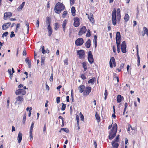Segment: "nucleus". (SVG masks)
Segmentation results:
<instances>
[{
    "label": "nucleus",
    "mask_w": 148,
    "mask_h": 148,
    "mask_svg": "<svg viewBox=\"0 0 148 148\" xmlns=\"http://www.w3.org/2000/svg\"><path fill=\"white\" fill-rule=\"evenodd\" d=\"M65 8L64 5L60 2L57 3L55 5L54 10L55 13L60 14L61 11H63Z\"/></svg>",
    "instance_id": "1"
},
{
    "label": "nucleus",
    "mask_w": 148,
    "mask_h": 148,
    "mask_svg": "<svg viewBox=\"0 0 148 148\" xmlns=\"http://www.w3.org/2000/svg\"><path fill=\"white\" fill-rule=\"evenodd\" d=\"M116 10L114 8L112 13V21L114 25H116Z\"/></svg>",
    "instance_id": "2"
},
{
    "label": "nucleus",
    "mask_w": 148,
    "mask_h": 148,
    "mask_svg": "<svg viewBox=\"0 0 148 148\" xmlns=\"http://www.w3.org/2000/svg\"><path fill=\"white\" fill-rule=\"evenodd\" d=\"M77 54L79 55V58L80 59H83L84 58L85 53L84 51L83 50H80L77 51Z\"/></svg>",
    "instance_id": "3"
},
{
    "label": "nucleus",
    "mask_w": 148,
    "mask_h": 148,
    "mask_svg": "<svg viewBox=\"0 0 148 148\" xmlns=\"http://www.w3.org/2000/svg\"><path fill=\"white\" fill-rule=\"evenodd\" d=\"M88 62L90 64H92L94 62L93 56L91 51H89L88 52Z\"/></svg>",
    "instance_id": "4"
},
{
    "label": "nucleus",
    "mask_w": 148,
    "mask_h": 148,
    "mask_svg": "<svg viewBox=\"0 0 148 148\" xmlns=\"http://www.w3.org/2000/svg\"><path fill=\"white\" fill-rule=\"evenodd\" d=\"M26 93V91L23 89H19L16 91L15 94L17 95L21 94L22 95H25Z\"/></svg>",
    "instance_id": "5"
},
{
    "label": "nucleus",
    "mask_w": 148,
    "mask_h": 148,
    "mask_svg": "<svg viewBox=\"0 0 148 148\" xmlns=\"http://www.w3.org/2000/svg\"><path fill=\"white\" fill-rule=\"evenodd\" d=\"M126 45L125 41H123L121 45V49L122 52L123 53L126 52Z\"/></svg>",
    "instance_id": "6"
},
{
    "label": "nucleus",
    "mask_w": 148,
    "mask_h": 148,
    "mask_svg": "<svg viewBox=\"0 0 148 148\" xmlns=\"http://www.w3.org/2000/svg\"><path fill=\"white\" fill-rule=\"evenodd\" d=\"M84 43V40L82 38H78L75 41V44L77 46H81Z\"/></svg>",
    "instance_id": "7"
},
{
    "label": "nucleus",
    "mask_w": 148,
    "mask_h": 148,
    "mask_svg": "<svg viewBox=\"0 0 148 148\" xmlns=\"http://www.w3.org/2000/svg\"><path fill=\"white\" fill-rule=\"evenodd\" d=\"M91 87L88 86L86 88V90L83 92L84 96H87L88 95L91 91Z\"/></svg>",
    "instance_id": "8"
},
{
    "label": "nucleus",
    "mask_w": 148,
    "mask_h": 148,
    "mask_svg": "<svg viewBox=\"0 0 148 148\" xmlns=\"http://www.w3.org/2000/svg\"><path fill=\"white\" fill-rule=\"evenodd\" d=\"M87 29L85 26H83L80 29L78 33V35L81 36L85 34L86 32Z\"/></svg>",
    "instance_id": "9"
},
{
    "label": "nucleus",
    "mask_w": 148,
    "mask_h": 148,
    "mask_svg": "<svg viewBox=\"0 0 148 148\" xmlns=\"http://www.w3.org/2000/svg\"><path fill=\"white\" fill-rule=\"evenodd\" d=\"M117 130V126L116 123L114 124L113 125V127L109 133H111L112 134H114L115 132H116V134Z\"/></svg>",
    "instance_id": "10"
},
{
    "label": "nucleus",
    "mask_w": 148,
    "mask_h": 148,
    "mask_svg": "<svg viewBox=\"0 0 148 148\" xmlns=\"http://www.w3.org/2000/svg\"><path fill=\"white\" fill-rule=\"evenodd\" d=\"M112 62V64H113L114 67H115L116 66V63L115 62V59L113 57H112L111 58L109 62L110 67L111 68H113V65Z\"/></svg>",
    "instance_id": "11"
},
{
    "label": "nucleus",
    "mask_w": 148,
    "mask_h": 148,
    "mask_svg": "<svg viewBox=\"0 0 148 148\" xmlns=\"http://www.w3.org/2000/svg\"><path fill=\"white\" fill-rule=\"evenodd\" d=\"M79 20V19L78 17L74 18V22L73 25L75 27H77L80 24Z\"/></svg>",
    "instance_id": "12"
},
{
    "label": "nucleus",
    "mask_w": 148,
    "mask_h": 148,
    "mask_svg": "<svg viewBox=\"0 0 148 148\" xmlns=\"http://www.w3.org/2000/svg\"><path fill=\"white\" fill-rule=\"evenodd\" d=\"M24 99L22 96H18L16 98V101L15 102V105L16 103H20V102L23 101Z\"/></svg>",
    "instance_id": "13"
},
{
    "label": "nucleus",
    "mask_w": 148,
    "mask_h": 148,
    "mask_svg": "<svg viewBox=\"0 0 148 148\" xmlns=\"http://www.w3.org/2000/svg\"><path fill=\"white\" fill-rule=\"evenodd\" d=\"M121 10L119 8H118L117 9V19L118 22L120 21V20L121 18Z\"/></svg>",
    "instance_id": "14"
},
{
    "label": "nucleus",
    "mask_w": 148,
    "mask_h": 148,
    "mask_svg": "<svg viewBox=\"0 0 148 148\" xmlns=\"http://www.w3.org/2000/svg\"><path fill=\"white\" fill-rule=\"evenodd\" d=\"M11 24V23L10 22L4 24L2 26V29L4 30L7 29L10 25Z\"/></svg>",
    "instance_id": "15"
},
{
    "label": "nucleus",
    "mask_w": 148,
    "mask_h": 148,
    "mask_svg": "<svg viewBox=\"0 0 148 148\" xmlns=\"http://www.w3.org/2000/svg\"><path fill=\"white\" fill-rule=\"evenodd\" d=\"M86 89L84 85H81L78 88V89L80 93H82L84 91V89Z\"/></svg>",
    "instance_id": "16"
},
{
    "label": "nucleus",
    "mask_w": 148,
    "mask_h": 148,
    "mask_svg": "<svg viewBox=\"0 0 148 148\" xmlns=\"http://www.w3.org/2000/svg\"><path fill=\"white\" fill-rule=\"evenodd\" d=\"M23 134L21 132H19L18 134L17 139L18 140V143H20L22 140Z\"/></svg>",
    "instance_id": "17"
},
{
    "label": "nucleus",
    "mask_w": 148,
    "mask_h": 148,
    "mask_svg": "<svg viewBox=\"0 0 148 148\" xmlns=\"http://www.w3.org/2000/svg\"><path fill=\"white\" fill-rule=\"evenodd\" d=\"M91 45V41L90 39H88V40L86 42L85 45L86 47L87 48H89Z\"/></svg>",
    "instance_id": "18"
},
{
    "label": "nucleus",
    "mask_w": 148,
    "mask_h": 148,
    "mask_svg": "<svg viewBox=\"0 0 148 148\" xmlns=\"http://www.w3.org/2000/svg\"><path fill=\"white\" fill-rule=\"evenodd\" d=\"M116 99L117 102L119 103L121 102L122 99L124 98L121 95H119L117 96Z\"/></svg>",
    "instance_id": "19"
},
{
    "label": "nucleus",
    "mask_w": 148,
    "mask_h": 148,
    "mask_svg": "<svg viewBox=\"0 0 148 148\" xmlns=\"http://www.w3.org/2000/svg\"><path fill=\"white\" fill-rule=\"evenodd\" d=\"M25 61L26 63H27L28 67L29 68H31V62L30 60H29L28 58H27L25 60Z\"/></svg>",
    "instance_id": "20"
},
{
    "label": "nucleus",
    "mask_w": 148,
    "mask_h": 148,
    "mask_svg": "<svg viewBox=\"0 0 148 148\" xmlns=\"http://www.w3.org/2000/svg\"><path fill=\"white\" fill-rule=\"evenodd\" d=\"M88 18L90 21L92 22V23H94L95 20L93 18V15L92 14H90V16H88Z\"/></svg>",
    "instance_id": "21"
},
{
    "label": "nucleus",
    "mask_w": 148,
    "mask_h": 148,
    "mask_svg": "<svg viewBox=\"0 0 148 148\" xmlns=\"http://www.w3.org/2000/svg\"><path fill=\"white\" fill-rule=\"evenodd\" d=\"M47 29L48 30V36H50L51 35L53 32L51 26H48Z\"/></svg>",
    "instance_id": "22"
},
{
    "label": "nucleus",
    "mask_w": 148,
    "mask_h": 148,
    "mask_svg": "<svg viewBox=\"0 0 148 148\" xmlns=\"http://www.w3.org/2000/svg\"><path fill=\"white\" fill-rule=\"evenodd\" d=\"M12 14L11 12H6L4 13V19L5 20L6 19L5 18H7L8 16L11 17L12 16Z\"/></svg>",
    "instance_id": "23"
},
{
    "label": "nucleus",
    "mask_w": 148,
    "mask_h": 148,
    "mask_svg": "<svg viewBox=\"0 0 148 148\" xmlns=\"http://www.w3.org/2000/svg\"><path fill=\"white\" fill-rule=\"evenodd\" d=\"M116 136V132H115L114 134H112L111 133H109V135L108 138L110 140H112Z\"/></svg>",
    "instance_id": "24"
},
{
    "label": "nucleus",
    "mask_w": 148,
    "mask_h": 148,
    "mask_svg": "<svg viewBox=\"0 0 148 148\" xmlns=\"http://www.w3.org/2000/svg\"><path fill=\"white\" fill-rule=\"evenodd\" d=\"M51 22V18L47 16L46 18V23L48 26H50Z\"/></svg>",
    "instance_id": "25"
},
{
    "label": "nucleus",
    "mask_w": 148,
    "mask_h": 148,
    "mask_svg": "<svg viewBox=\"0 0 148 148\" xmlns=\"http://www.w3.org/2000/svg\"><path fill=\"white\" fill-rule=\"evenodd\" d=\"M115 141H112V145L113 147L112 148H118L119 146V144L117 143H115Z\"/></svg>",
    "instance_id": "26"
},
{
    "label": "nucleus",
    "mask_w": 148,
    "mask_h": 148,
    "mask_svg": "<svg viewBox=\"0 0 148 148\" xmlns=\"http://www.w3.org/2000/svg\"><path fill=\"white\" fill-rule=\"evenodd\" d=\"M71 13L72 14V15L73 16H75V8L73 6L72 7L71 9Z\"/></svg>",
    "instance_id": "27"
},
{
    "label": "nucleus",
    "mask_w": 148,
    "mask_h": 148,
    "mask_svg": "<svg viewBox=\"0 0 148 148\" xmlns=\"http://www.w3.org/2000/svg\"><path fill=\"white\" fill-rule=\"evenodd\" d=\"M67 23V21L66 20H64L63 22L62 27L63 30L64 31V32H65L66 26Z\"/></svg>",
    "instance_id": "28"
},
{
    "label": "nucleus",
    "mask_w": 148,
    "mask_h": 148,
    "mask_svg": "<svg viewBox=\"0 0 148 148\" xmlns=\"http://www.w3.org/2000/svg\"><path fill=\"white\" fill-rule=\"evenodd\" d=\"M86 63V62H83V63H82V66L83 67L84 69V71H86L87 69Z\"/></svg>",
    "instance_id": "29"
},
{
    "label": "nucleus",
    "mask_w": 148,
    "mask_h": 148,
    "mask_svg": "<svg viewBox=\"0 0 148 148\" xmlns=\"http://www.w3.org/2000/svg\"><path fill=\"white\" fill-rule=\"evenodd\" d=\"M96 80V78L94 77L89 79L88 81V84L91 83L93 84L94 83V81Z\"/></svg>",
    "instance_id": "30"
},
{
    "label": "nucleus",
    "mask_w": 148,
    "mask_h": 148,
    "mask_svg": "<svg viewBox=\"0 0 148 148\" xmlns=\"http://www.w3.org/2000/svg\"><path fill=\"white\" fill-rule=\"evenodd\" d=\"M25 3V2H23L20 6H19L18 8L17 9V10L18 11H20L22 10L24 6Z\"/></svg>",
    "instance_id": "31"
},
{
    "label": "nucleus",
    "mask_w": 148,
    "mask_h": 148,
    "mask_svg": "<svg viewBox=\"0 0 148 148\" xmlns=\"http://www.w3.org/2000/svg\"><path fill=\"white\" fill-rule=\"evenodd\" d=\"M96 119L97 120L98 122L100 121V118L99 115L96 112L95 114Z\"/></svg>",
    "instance_id": "32"
},
{
    "label": "nucleus",
    "mask_w": 148,
    "mask_h": 148,
    "mask_svg": "<svg viewBox=\"0 0 148 148\" xmlns=\"http://www.w3.org/2000/svg\"><path fill=\"white\" fill-rule=\"evenodd\" d=\"M124 19L125 22H127L129 20V17L128 14H125L124 17Z\"/></svg>",
    "instance_id": "33"
},
{
    "label": "nucleus",
    "mask_w": 148,
    "mask_h": 148,
    "mask_svg": "<svg viewBox=\"0 0 148 148\" xmlns=\"http://www.w3.org/2000/svg\"><path fill=\"white\" fill-rule=\"evenodd\" d=\"M26 114L25 113L24 114L23 117V124H25V122L26 119Z\"/></svg>",
    "instance_id": "34"
},
{
    "label": "nucleus",
    "mask_w": 148,
    "mask_h": 148,
    "mask_svg": "<svg viewBox=\"0 0 148 148\" xmlns=\"http://www.w3.org/2000/svg\"><path fill=\"white\" fill-rule=\"evenodd\" d=\"M121 35L119 32H116V39L121 38Z\"/></svg>",
    "instance_id": "35"
},
{
    "label": "nucleus",
    "mask_w": 148,
    "mask_h": 148,
    "mask_svg": "<svg viewBox=\"0 0 148 148\" xmlns=\"http://www.w3.org/2000/svg\"><path fill=\"white\" fill-rule=\"evenodd\" d=\"M61 130H62L65 132L66 133H68L69 132V130L68 128H61Z\"/></svg>",
    "instance_id": "36"
},
{
    "label": "nucleus",
    "mask_w": 148,
    "mask_h": 148,
    "mask_svg": "<svg viewBox=\"0 0 148 148\" xmlns=\"http://www.w3.org/2000/svg\"><path fill=\"white\" fill-rule=\"evenodd\" d=\"M67 13H68L67 11H64L63 13V14L62 15V17L64 18H65L66 17V15L67 14Z\"/></svg>",
    "instance_id": "37"
},
{
    "label": "nucleus",
    "mask_w": 148,
    "mask_h": 148,
    "mask_svg": "<svg viewBox=\"0 0 148 148\" xmlns=\"http://www.w3.org/2000/svg\"><path fill=\"white\" fill-rule=\"evenodd\" d=\"M41 52L43 54H45L47 52V51H45V47L44 46H43L42 47V48L41 50Z\"/></svg>",
    "instance_id": "38"
},
{
    "label": "nucleus",
    "mask_w": 148,
    "mask_h": 148,
    "mask_svg": "<svg viewBox=\"0 0 148 148\" xmlns=\"http://www.w3.org/2000/svg\"><path fill=\"white\" fill-rule=\"evenodd\" d=\"M29 137L31 140H32L33 138L32 131H29Z\"/></svg>",
    "instance_id": "39"
},
{
    "label": "nucleus",
    "mask_w": 148,
    "mask_h": 148,
    "mask_svg": "<svg viewBox=\"0 0 148 148\" xmlns=\"http://www.w3.org/2000/svg\"><path fill=\"white\" fill-rule=\"evenodd\" d=\"M144 33L146 34H147L148 32V29L146 27H143Z\"/></svg>",
    "instance_id": "40"
},
{
    "label": "nucleus",
    "mask_w": 148,
    "mask_h": 148,
    "mask_svg": "<svg viewBox=\"0 0 148 148\" xmlns=\"http://www.w3.org/2000/svg\"><path fill=\"white\" fill-rule=\"evenodd\" d=\"M116 45L120 44L121 43V38L116 39Z\"/></svg>",
    "instance_id": "41"
},
{
    "label": "nucleus",
    "mask_w": 148,
    "mask_h": 148,
    "mask_svg": "<svg viewBox=\"0 0 148 148\" xmlns=\"http://www.w3.org/2000/svg\"><path fill=\"white\" fill-rule=\"evenodd\" d=\"M81 77L83 80H84L86 78V77L84 74H80Z\"/></svg>",
    "instance_id": "42"
},
{
    "label": "nucleus",
    "mask_w": 148,
    "mask_h": 148,
    "mask_svg": "<svg viewBox=\"0 0 148 148\" xmlns=\"http://www.w3.org/2000/svg\"><path fill=\"white\" fill-rule=\"evenodd\" d=\"M119 135H118L116 136L115 138L114 139V140H113V141H115V142H118L119 140Z\"/></svg>",
    "instance_id": "43"
},
{
    "label": "nucleus",
    "mask_w": 148,
    "mask_h": 148,
    "mask_svg": "<svg viewBox=\"0 0 148 148\" xmlns=\"http://www.w3.org/2000/svg\"><path fill=\"white\" fill-rule=\"evenodd\" d=\"M62 105L61 108V110L63 111L64 110H65L66 107V106L65 104L63 103H62Z\"/></svg>",
    "instance_id": "44"
},
{
    "label": "nucleus",
    "mask_w": 148,
    "mask_h": 148,
    "mask_svg": "<svg viewBox=\"0 0 148 148\" xmlns=\"http://www.w3.org/2000/svg\"><path fill=\"white\" fill-rule=\"evenodd\" d=\"M26 25V26L27 28V30L28 32L29 29V25L28 22L25 21Z\"/></svg>",
    "instance_id": "45"
},
{
    "label": "nucleus",
    "mask_w": 148,
    "mask_h": 148,
    "mask_svg": "<svg viewBox=\"0 0 148 148\" xmlns=\"http://www.w3.org/2000/svg\"><path fill=\"white\" fill-rule=\"evenodd\" d=\"M76 119L77 121V125H79V116L78 115H77L76 116Z\"/></svg>",
    "instance_id": "46"
},
{
    "label": "nucleus",
    "mask_w": 148,
    "mask_h": 148,
    "mask_svg": "<svg viewBox=\"0 0 148 148\" xmlns=\"http://www.w3.org/2000/svg\"><path fill=\"white\" fill-rule=\"evenodd\" d=\"M9 103H10V98L9 97L7 100V107L8 108H9Z\"/></svg>",
    "instance_id": "47"
},
{
    "label": "nucleus",
    "mask_w": 148,
    "mask_h": 148,
    "mask_svg": "<svg viewBox=\"0 0 148 148\" xmlns=\"http://www.w3.org/2000/svg\"><path fill=\"white\" fill-rule=\"evenodd\" d=\"M8 32H6L4 33L2 35V37L3 38L4 36H6L8 34Z\"/></svg>",
    "instance_id": "48"
},
{
    "label": "nucleus",
    "mask_w": 148,
    "mask_h": 148,
    "mask_svg": "<svg viewBox=\"0 0 148 148\" xmlns=\"http://www.w3.org/2000/svg\"><path fill=\"white\" fill-rule=\"evenodd\" d=\"M53 74L52 73L51 74V75L50 76V78L49 79V80L51 82H53Z\"/></svg>",
    "instance_id": "49"
},
{
    "label": "nucleus",
    "mask_w": 148,
    "mask_h": 148,
    "mask_svg": "<svg viewBox=\"0 0 148 148\" xmlns=\"http://www.w3.org/2000/svg\"><path fill=\"white\" fill-rule=\"evenodd\" d=\"M80 115L81 120L83 121L84 120V116L82 114L81 112L80 113Z\"/></svg>",
    "instance_id": "50"
},
{
    "label": "nucleus",
    "mask_w": 148,
    "mask_h": 148,
    "mask_svg": "<svg viewBox=\"0 0 148 148\" xmlns=\"http://www.w3.org/2000/svg\"><path fill=\"white\" fill-rule=\"evenodd\" d=\"M46 123H45L44 125V127H43V133L44 134L45 133V132H46Z\"/></svg>",
    "instance_id": "51"
},
{
    "label": "nucleus",
    "mask_w": 148,
    "mask_h": 148,
    "mask_svg": "<svg viewBox=\"0 0 148 148\" xmlns=\"http://www.w3.org/2000/svg\"><path fill=\"white\" fill-rule=\"evenodd\" d=\"M34 126V123L32 122L31 124V125L30 128V131H32L33 129Z\"/></svg>",
    "instance_id": "52"
},
{
    "label": "nucleus",
    "mask_w": 148,
    "mask_h": 148,
    "mask_svg": "<svg viewBox=\"0 0 148 148\" xmlns=\"http://www.w3.org/2000/svg\"><path fill=\"white\" fill-rule=\"evenodd\" d=\"M15 36V34H14V32L13 31L11 33V34L10 36V38H12L13 37H14Z\"/></svg>",
    "instance_id": "53"
},
{
    "label": "nucleus",
    "mask_w": 148,
    "mask_h": 148,
    "mask_svg": "<svg viewBox=\"0 0 148 148\" xmlns=\"http://www.w3.org/2000/svg\"><path fill=\"white\" fill-rule=\"evenodd\" d=\"M71 5H72L74 4L75 0H70Z\"/></svg>",
    "instance_id": "54"
},
{
    "label": "nucleus",
    "mask_w": 148,
    "mask_h": 148,
    "mask_svg": "<svg viewBox=\"0 0 148 148\" xmlns=\"http://www.w3.org/2000/svg\"><path fill=\"white\" fill-rule=\"evenodd\" d=\"M60 97H58L56 98V102L57 103H59L60 101Z\"/></svg>",
    "instance_id": "55"
},
{
    "label": "nucleus",
    "mask_w": 148,
    "mask_h": 148,
    "mask_svg": "<svg viewBox=\"0 0 148 148\" xmlns=\"http://www.w3.org/2000/svg\"><path fill=\"white\" fill-rule=\"evenodd\" d=\"M32 110V108L31 107L29 108V113L28 114V116L29 117H30L31 116Z\"/></svg>",
    "instance_id": "56"
},
{
    "label": "nucleus",
    "mask_w": 148,
    "mask_h": 148,
    "mask_svg": "<svg viewBox=\"0 0 148 148\" xmlns=\"http://www.w3.org/2000/svg\"><path fill=\"white\" fill-rule=\"evenodd\" d=\"M112 49L113 50V51L114 53H116V47L115 46H112Z\"/></svg>",
    "instance_id": "57"
},
{
    "label": "nucleus",
    "mask_w": 148,
    "mask_h": 148,
    "mask_svg": "<svg viewBox=\"0 0 148 148\" xmlns=\"http://www.w3.org/2000/svg\"><path fill=\"white\" fill-rule=\"evenodd\" d=\"M39 25V20H38L36 21V25L37 28H38Z\"/></svg>",
    "instance_id": "58"
},
{
    "label": "nucleus",
    "mask_w": 148,
    "mask_h": 148,
    "mask_svg": "<svg viewBox=\"0 0 148 148\" xmlns=\"http://www.w3.org/2000/svg\"><path fill=\"white\" fill-rule=\"evenodd\" d=\"M8 73L10 75V76H11V75H12V73H11V69H9L8 70Z\"/></svg>",
    "instance_id": "59"
},
{
    "label": "nucleus",
    "mask_w": 148,
    "mask_h": 148,
    "mask_svg": "<svg viewBox=\"0 0 148 148\" xmlns=\"http://www.w3.org/2000/svg\"><path fill=\"white\" fill-rule=\"evenodd\" d=\"M94 145L95 146V148H97V144L95 140L94 141Z\"/></svg>",
    "instance_id": "60"
},
{
    "label": "nucleus",
    "mask_w": 148,
    "mask_h": 148,
    "mask_svg": "<svg viewBox=\"0 0 148 148\" xmlns=\"http://www.w3.org/2000/svg\"><path fill=\"white\" fill-rule=\"evenodd\" d=\"M49 2L50 1H48L47 3V9L48 8L49 9L50 8V3H49Z\"/></svg>",
    "instance_id": "61"
},
{
    "label": "nucleus",
    "mask_w": 148,
    "mask_h": 148,
    "mask_svg": "<svg viewBox=\"0 0 148 148\" xmlns=\"http://www.w3.org/2000/svg\"><path fill=\"white\" fill-rule=\"evenodd\" d=\"M136 56H137V58H138L137 60H140V57L139 56V54H138V52H137Z\"/></svg>",
    "instance_id": "62"
},
{
    "label": "nucleus",
    "mask_w": 148,
    "mask_h": 148,
    "mask_svg": "<svg viewBox=\"0 0 148 148\" xmlns=\"http://www.w3.org/2000/svg\"><path fill=\"white\" fill-rule=\"evenodd\" d=\"M44 60L45 59L43 57H42L41 58V63L42 64H44Z\"/></svg>",
    "instance_id": "63"
},
{
    "label": "nucleus",
    "mask_w": 148,
    "mask_h": 148,
    "mask_svg": "<svg viewBox=\"0 0 148 148\" xmlns=\"http://www.w3.org/2000/svg\"><path fill=\"white\" fill-rule=\"evenodd\" d=\"M94 44L95 45V48H96L97 47V41H94Z\"/></svg>",
    "instance_id": "64"
}]
</instances>
